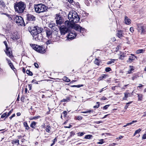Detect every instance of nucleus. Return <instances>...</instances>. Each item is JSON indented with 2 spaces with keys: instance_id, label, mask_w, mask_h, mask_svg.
<instances>
[{
  "instance_id": "nucleus-1",
  "label": "nucleus",
  "mask_w": 146,
  "mask_h": 146,
  "mask_svg": "<svg viewBox=\"0 0 146 146\" xmlns=\"http://www.w3.org/2000/svg\"><path fill=\"white\" fill-rule=\"evenodd\" d=\"M65 26L66 27L71 28L75 29L80 33H83L85 31V29L81 27L79 25L76 24H73L69 21H66L65 22Z\"/></svg>"
},
{
  "instance_id": "nucleus-2",
  "label": "nucleus",
  "mask_w": 146,
  "mask_h": 146,
  "mask_svg": "<svg viewBox=\"0 0 146 146\" xmlns=\"http://www.w3.org/2000/svg\"><path fill=\"white\" fill-rule=\"evenodd\" d=\"M26 7V4L24 2L22 1L16 3L14 6L15 11L19 13H23Z\"/></svg>"
},
{
  "instance_id": "nucleus-3",
  "label": "nucleus",
  "mask_w": 146,
  "mask_h": 146,
  "mask_svg": "<svg viewBox=\"0 0 146 146\" xmlns=\"http://www.w3.org/2000/svg\"><path fill=\"white\" fill-rule=\"evenodd\" d=\"M68 18L74 23H77L80 20V18L77 13L75 11L70 12L68 15Z\"/></svg>"
},
{
  "instance_id": "nucleus-4",
  "label": "nucleus",
  "mask_w": 146,
  "mask_h": 146,
  "mask_svg": "<svg viewBox=\"0 0 146 146\" xmlns=\"http://www.w3.org/2000/svg\"><path fill=\"white\" fill-rule=\"evenodd\" d=\"M47 9V7L43 4H36L35 6V11L38 13L43 12L45 11Z\"/></svg>"
},
{
  "instance_id": "nucleus-5",
  "label": "nucleus",
  "mask_w": 146,
  "mask_h": 146,
  "mask_svg": "<svg viewBox=\"0 0 146 146\" xmlns=\"http://www.w3.org/2000/svg\"><path fill=\"white\" fill-rule=\"evenodd\" d=\"M12 18L14 21L18 25L23 26L24 25L23 19L21 17L14 15L12 16Z\"/></svg>"
},
{
  "instance_id": "nucleus-6",
  "label": "nucleus",
  "mask_w": 146,
  "mask_h": 146,
  "mask_svg": "<svg viewBox=\"0 0 146 146\" xmlns=\"http://www.w3.org/2000/svg\"><path fill=\"white\" fill-rule=\"evenodd\" d=\"M40 30L41 31H42L43 30V28L38 26H36L33 28L31 30L30 32L33 37L39 33L38 31Z\"/></svg>"
},
{
  "instance_id": "nucleus-7",
  "label": "nucleus",
  "mask_w": 146,
  "mask_h": 146,
  "mask_svg": "<svg viewBox=\"0 0 146 146\" xmlns=\"http://www.w3.org/2000/svg\"><path fill=\"white\" fill-rule=\"evenodd\" d=\"M32 47L34 50L41 53L43 54L45 52L44 48L42 46L33 44L32 45Z\"/></svg>"
},
{
  "instance_id": "nucleus-8",
  "label": "nucleus",
  "mask_w": 146,
  "mask_h": 146,
  "mask_svg": "<svg viewBox=\"0 0 146 146\" xmlns=\"http://www.w3.org/2000/svg\"><path fill=\"white\" fill-rule=\"evenodd\" d=\"M55 19L56 24L58 25L62 24L64 22V20L63 17L59 14H56L55 17Z\"/></svg>"
},
{
  "instance_id": "nucleus-9",
  "label": "nucleus",
  "mask_w": 146,
  "mask_h": 146,
  "mask_svg": "<svg viewBox=\"0 0 146 146\" xmlns=\"http://www.w3.org/2000/svg\"><path fill=\"white\" fill-rule=\"evenodd\" d=\"M38 31L39 33L33 37V38L37 41H41L43 39V37L42 34L41 33L42 31Z\"/></svg>"
},
{
  "instance_id": "nucleus-10",
  "label": "nucleus",
  "mask_w": 146,
  "mask_h": 146,
  "mask_svg": "<svg viewBox=\"0 0 146 146\" xmlns=\"http://www.w3.org/2000/svg\"><path fill=\"white\" fill-rule=\"evenodd\" d=\"M68 30V28L64 26H62L60 27V31L61 34L62 35H64L66 33Z\"/></svg>"
},
{
  "instance_id": "nucleus-11",
  "label": "nucleus",
  "mask_w": 146,
  "mask_h": 146,
  "mask_svg": "<svg viewBox=\"0 0 146 146\" xmlns=\"http://www.w3.org/2000/svg\"><path fill=\"white\" fill-rule=\"evenodd\" d=\"M76 35V33L74 31H71L68 35L67 38L71 40L74 38Z\"/></svg>"
},
{
  "instance_id": "nucleus-12",
  "label": "nucleus",
  "mask_w": 146,
  "mask_h": 146,
  "mask_svg": "<svg viewBox=\"0 0 146 146\" xmlns=\"http://www.w3.org/2000/svg\"><path fill=\"white\" fill-rule=\"evenodd\" d=\"M5 52L8 56L10 58L12 59L13 57L12 55V53L11 49L9 48H6V50H5Z\"/></svg>"
},
{
  "instance_id": "nucleus-13",
  "label": "nucleus",
  "mask_w": 146,
  "mask_h": 146,
  "mask_svg": "<svg viewBox=\"0 0 146 146\" xmlns=\"http://www.w3.org/2000/svg\"><path fill=\"white\" fill-rule=\"evenodd\" d=\"M145 28L143 26H138V30L141 35H144L145 32Z\"/></svg>"
},
{
  "instance_id": "nucleus-14",
  "label": "nucleus",
  "mask_w": 146,
  "mask_h": 146,
  "mask_svg": "<svg viewBox=\"0 0 146 146\" xmlns=\"http://www.w3.org/2000/svg\"><path fill=\"white\" fill-rule=\"evenodd\" d=\"M131 56H129L128 60H127V62L129 63L132 62L137 57L135 56L134 54H131Z\"/></svg>"
},
{
  "instance_id": "nucleus-15",
  "label": "nucleus",
  "mask_w": 146,
  "mask_h": 146,
  "mask_svg": "<svg viewBox=\"0 0 146 146\" xmlns=\"http://www.w3.org/2000/svg\"><path fill=\"white\" fill-rule=\"evenodd\" d=\"M46 36L48 38H50L52 37V31L48 29L46 30Z\"/></svg>"
},
{
  "instance_id": "nucleus-16",
  "label": "nucleus",
  "mask_w": 146,
  "mask_h": 146,
  "mask_svg": "<svg viewBox=\"0 0 146 146\" xmlns=\"http://www.w3.org/2000/svg\"><path fill=\"white\" fill-rule=\"evenodd\" d=\"M124 22L125 24L126 25H129L131 24V19L129 18L127 16H125Z\"/></svg>"
},
{
  "instance_id": "nucleus-17",
  "label": "nucleus",
  "mask_w": 146,
  "mask_h": 146,
  "mask_svg": "<svg viewBox=\"0 0 146 146\" xmlns=\"http://www.w3.org/2000/svg\"><path fill=\"white\" fill-rule=\"evenodd\" d=\"M123 31L121 30H118L116 34V35L119 38L123 36Z\"/></svg>"
},
{
  "instance_id": "nucleus-18",
  "label": "nucleus",
  "mask_w": 146,
  "mask_h": 146,
  "mask_svg": "<svg viewBox=\"0 0 146 146\" xmlns=\"http://www.w3.org/2000/svg\"><path fill=\"white\" fill-rule=\"evenodd\" d=\"M27 19L29 21H34L35 20V17L33 15L28 14L27 15Z\"/></svg>"
},
{
  "instance_id": "nucleus-19",
  "label": "nucleus",
  "mask_w": 146,
  "mask_h": 146,
  "mask_svg": "<svg viewBox=\"0 0 146 146\" xmlns=\"http://www.w3.org/2000/svg\"><path fill=\"white\" fill-rule=\"evenodd\" d=\"M41 117L39 115L35 116L33 117H30V119L31 120H33V119H39Z\"/></svg>"
},
{
  "instance_id": "nucleus-20",
  "label": "nucleus",
  "mask_w": 146,
  "mask_h": 146,
  "mask_svg": "<svg viewBox=\"0 0 146 146\" xmlns=\"http://www.w3.org/2000/svg\"><path fill=\"white\" fill-rule=\"evenodd\" d=\"M145 51V50L144 49H139L137 50L136 52V53L138 54L143 53Z\"/></svg>"
},
{
  "instance_id": "nucleus-21",
  "label": "nucleus",
  "mask_w": 146,
  "mask_h": 146,
  "mask_svg": "<svg viewBox=\"0 0 146 146\" xmlns=\"http://www.w3.org/2000/svg\"><path fill=\"white\" fill-rule=\"evenodd\" d=\"M36 123L35 121L32 122L30 125V126L32 128H35L36 125Z\"/></svg>"
},
{
  "instance_id": "nucleus-22",
  "label": "nucleus",
  "mask_w": 146,
  "mask_h": 146,
  "mask_svg": "<svg viewBox=\"0 0 146 146\" xmlns=\"http://www.w3.org/2000/svg\"><path fill=\"white\" fill-rule=\"evenodd\" d=\"M24 126L25 127V129L27 130H28L29 129V127L27 123L26 122H25L23 123Z\"/></svg>"
},
{
  "instance_id": "nucleus-23",
  "label": "nucleus",
  "mask_w": 146,
  "mask_h": 146,
  "mask_svg": "<svg viewBox=\"0 0 146 146\" xmlns=\"http://www.w3.org/2000/svg\"><path fill=\"white\" fill-rule=\"evenodd\" d=\"M8 64L12 69L14 71L15 70V68H14V66L11 62Z\"/></svg>"
},
{
  "instance_id": "nucleus-24",
  "label": "nucleus",
  "mask_w": 146,
  "mask_h": 146,
  "mask_svg": "<svg viewBox=\"0 0 146 146\" xmlns=\"http://www.w3.org/2000/svg\"><path fill=\"white\" fill-rule=\"evenodd\" d=\"M45 128H46V131L47 132L49 133L51 129L49 125H47L46 126Z\"/></svg>"
},
{
  "instance_id": "nucleus-25",
  "label": "nucleus",
  "mask_w": 146,
  "mask_h": 146,
  "mask_svg": "<svg viewBox=\"0 0 146 146\" xmlns=\"http://www.w3.org/2000/svg\"><path fill=\"white\" fill-rule=\"evenodd\" d=\"M106 75H104L102 76H101L98 78V80L99 81L101 80H102L104 78H106Z\"/></svg>"
},
{
  "instance_id": "nucleus-26",
  "label": "nucleus",
  "mask_w": 146,
  "mask_h": 146,
  "mask_svg": "<svg viewBox=\"0 0 146 146\" xmlns=\"http://www.w3.org/2000/svg\"><path fill=\"white\" fill-rule=\"evenodd\" d=\"M63 80L67 82H69L70 80L66 76H64L63 78Z\"/></svg>"
},
{
  "instance_id": "nucleus-27",
  "label": "nucleus",
  "mask_w": 146,
  "mask_h": 146,
  "mask_svg": "<svg viewBox=\"0 0 146 146\" xmlns=\"http://www.w3.org/2000/svg\"><path fill=\"white\" fill-rule=\"evenodd\" d=\"M70 98L69 97L66 98V99L61 100V102H67L70 101Z\"/></svg>"
},
{
  "instance_id": "nucleus-28",
  "label": "nucleus",
  "mask_w": 146,
  "mask_h": 146,
  "mask_svg": "<svg viewBox=\"0 0 146 146\" xmlns=\"http://www.w3.org/2000/svg\"><path fill=\"white\" fill-rule=\"evenodd\" d=\"M129 94V93H125L124 94V97L123 98V99L124 100H126L128 96V95Z\"/></svg>"
},
{
  "instance_id": "nucleus-29",
  "label": "nucleus",
  "mask_w": 146,
  "mask_h": 146,
  "mask_svg": "<svg viewBox=\"0 0 146 146\" xmlns=\"http://www.w3.org/2000/svg\"><path fill=\"white\" fill-rule=\"evenodd\" d=\"M137 95L138 97V100H141L143 96V95L141 94H138Z\"/></svg>"
},
{
  "instance_id": "nucleus-30",
  "label": "nucleus",
  "mask_w": 146,
  "mask_h": 146,
  "mask_svg": "<svg viewBox=\"0 0 146 146\" xmlns=\"http://www.w3.org/2000/svg\"><path fill=\"white\" fill-rule=\"evenodd\" d=\"M130 69L128 71L129 74H131L132 73V71L134 70L133 67V66H130Z\"/></svg>"
},
{
  "instance_id": "nucleus-31",
  "label": "nucleus",
  "mask_w": 146,
  "mask_h": 146,
  "mask_svg": "<svg viewBox=\"0 0 146 146\" xmlns=\"http://www.w3.org/2000/svg\"><path fill=\"white\" fill-rule=\"evenodd\" d=\"M141 129H139L136 130L135 132V133H134L133 135V136H135V135L136 134L139 133L141 131Z\"/></svg>"
},
{
  "instance_id": "nucleus-32",
  "label": "nucleus",
  "mask_w": 146,
  "mask_h": 146,
  "mask_svg": "<svg viewBox=\"0 0 146 146\" xmlns=\"http://www.w3.org/2000/svg\"><path fill=\"white\" fill-rule=\"evenodd\" d=\"M27 74L30 76H32L33 75L32 72H31L30 70H27L26 71Z\"/></svg>"
},
{
  "instance_id": "nucleus-33",
  "label": "nucleus",
  "mask_w": 146,
  "mask_h": 146,
  "mask_svg": "<svg viewBox=\"0 0 146 146\" xmlns=\"http://www.w3.org/2000/svg\"><path fill=\"white\" fill-rule=\"evenodd\" d=\"M115 60V59H111L110 61H108L107 62V64H111L112 63L114 62V61Z\"/></svg>"
},
{
  "instance_id": "nucleus-34",
  "label": "nucleus",
  "mask_w": 146,
  "mask_h": 146,
  "mask_svg": "<svg viewBox=\"0 0 146 146\" xmlns=\"http://www.w3.org/2000/svg\"><path fill=\"white\" fill-rule=\"evenodd\" d=\"M92 137V135H88L85 136V139H90L91 137Z\"/></svg>"
},
{
  "instance_id": "nucleus-35",
  "label": "nucleus",
  "mask_w": 146,
  "mask_h": 146,
  "mask_svg": "<svg viewBox=\"0 0 146 146\" xmlns=\"http://www.w3.org/2000/svg\"><path fill=\"white\" fill-rule=\"evenodd\" d=\"M94 63L97 65L99 64V61L98 59L96 58L94 61Z\"/></svg>"
},
{
  "instance_id": "nucleus-36",
  "label": "nucleus",
  "mask_w": 146,
  "mask_h": 146,
  "mask_svg": "<svg viewBox=\"0 0 146 146\" xmlns=\"http://www.w3.org/2000/svg\"><path fill=\"white\" fill-rule=\"evenodd\" d=\"M93 110H92L87 111H82L81 113H90L91 112H93Z\"/></svg>"
},
{
  "instance_id": "nucleus-37",
  "label": "nucleus",
  "mask_w": 146,
  "mask_h": 146,
  "mask_svg": "<svg viewBox=\"0 0 146 146\" xmlns=\"http://www.w3.org/2000/svg\"><path fill=\"white\" fill-rule=\"evenodd\" d=\"M5 60L8 64L11 62V60L8 58H6Z\"/></svg>"
},
{
  "instance_id": "nucleus-38",
  "label": "nucleus",
  "mask_w": 146,
  "mask_h": 146,
  "mask_svg": "<svg viewBox=\"0 0 146 146\" xmlns=\"http://www.w3.org/2000/svg\"><path fill=\"white\" fill-rule=\"evenodd\" d=\"M137 122V121L136 120H135V121L133 120V121H132L131 123H127V126H128V125H131V124H132L133 123H134L135 122Z\"/></svg>"
},
{
  "instance_id": "nucleus-39",
  "label": "nucleus",
  "mask_w": 146,
  "mask_h": 146,
  "mask_svg": "<svg viewBox=\"0 0 146 146\" xmlns=\"http://www.w3.org/2000/svg\"><path fill=\"white\" fill-rule=\"evenodd\" d=\"M13 111V109H12L11 110H10L7 113L6 117H7L8 116L10 115V114L12 113V112Z\"/></svg>"
},
{
  "instance_id": "nucleus-40",
  "label": "nucleus",
  "mask_w": 146,
  "mask_h": 146,
  "mask_svg": "<svg viewBox=\"0 0 146 146\" xmlns=\"http://www.w3.org/2000/svg\"><path fill=\"white\" fill-rule=\"evenodd\" d=\"M0 5L1 6L3 7L5 5V3L3 1L0 0Z\"/></svg>"
},
{
  "instance_id": "nucleus-41",
  "label": "nucleus",
  "mask_w": 146,
  "mask_h": 146,
  "mask_svg": "<svg viewBox=\"0 0 146 146\" xmlns=\"http://www.w3.org/2000/svg\"><path fill=\"white\" fill-rule=\"evenodd\" d=\"M52 41L51 40H47L46 42V44L47 45H48V44H51L52 43Z\"/></svg>"
},
{
  "instance_id": "nucleus-42",
  "label": "nucleus",
  "mask_w": 146,
  "mask_h": 146,
  "mask_svg": "<svg viewBox=\"0 0 146 146\" xmlns=\"http://www.w3.org/2000/svg\"><path fill=\"white\" fill-rule=\"evenodd\" d=\"M96 104H97V105L94 106V108H98L99 107L100 105V103L98 102H96Z\"/></svg>"
},
{
  "instance_id": "nucleus-43",
  "label": "nucleus",
  "mask_w": 146,
  "mask_h": 146,
  "mask_svg": "<svg viewBox=\"0 0 146 146\" xmlns=\"http://www.w3.org/2000/svg\"><path fill=\"white\" fill-rule=\"evenodd\" d=\"M19 38L17 36H13L12 39L14 40H17V39Z\"/></svg>"
},
{
  "instance_id": "nucleus-44",
  "label": "nucleus",
  "mask_w": 146,
  "mask_h": 146,
  "mask_svg": "<svg viewBox=\"0 0 146 146\" xmlns=\"http://www.w3.org/2000/svg\"><path fill=\"white\" fill-rule=\"evenodd\" d=\"M104 139H102L100 140V141L99 142H98L97 143V144H102L104 142L103 141Z\"/></svg>"
},
{
  "instance_id": "nucleus-45",
  "label": "nucleus",
  "mask_w": 146,
  "mask_h": 146,
  "mask_svg": "<svg viewBox=\"0 0 146 146\" xmlns=\"http://www.w3.org/2000/svg\"><path fill=\"white\" fill-rule=\"evenodd\" d=\"M57 141V139L56 138H55L52 141L53 143L51 145V146H52L54 144L55 142H56Z\"/></svg>"
},
{
  "instance_id": "nucleus-46",
  "label": "nucleus",
  "mask_w": 146,
  "mask_h": 146,
  "mask_svg": "<svg viewBox=\"0 0 146 146\" xmlns=\"http://www.w3.org/2000/svg\"><path fill=\"white\" fill-rule=\"evenodd\" d=\"M111 69L110 67H107L106 68L105 70L106 72H108L110 71Z\"/></svg>"
},
{
  "instance_id": "nucleus-47",
  "label": "nucleus",
  "mask_w": 146,
  "mask_h": 146,
  "mask_svg": "<svg viewBox=\"0 0 146 146\" xmlns=\"http://www.w3.org/2000/svg\"><path fill=\"white\" fill-rule=\"evenodd\" d=\"M82 119V117L81 116H77V119L78 120H80Z\"/></svg>"
},
{
  "instance_id": "nucleus-48",
  "label": "nucleus",
  "mask_w": 146,
  "mask_h": 146,
  "mask_svg": "<svg viewBox=\"0 0 146 146\" xmlns=\"http://www.w3.org/2000/svg\"><path fill=\"white\" fill-rule=\"evenodd\" d=\"M13 142L15 144H16L17 143H18V144H19V140L17 139L15 140L14 141H13Z\"/></svg>"
},
{
  "instance_id": "nucleus-49",
  "label": "nucleus",
  "mask_w": 146,
  "mask_h": 146,
  "mask_svg": "<svg viewBox=\"0 0 146 146\" xmlns=\"http://www.w3.org/2000/svg\"><path fill=\"white\" fill-rule=\"evenodd\" d=\"M129 30L130 31L131 33H133L134 31V29L133 27H131L130 28Z\"/></svg>"
},
{
  "instance_id": "nucleus-50",
  "label": "nucleus",
  "mask_w": 146,
  "mask_h": 146,
  "mask_svg": "<svg viewBox=\"0 0 146 146\" xmlns=\"http://www.w3.org/2000/svg\"><path fill=\"white\" fill-rule=\"evenodd\" d=\"M7 114L6 113H4L1 116V117L3 118H4L5 117L7 116Z\"/></svg>"
},
{
  "instance_id": "nucleus-51",
  "label": "nucleus",
  "mask_w": 146,
  "mask_h": 146,
  "mask_svg": "<svg viewBox=\"0 0 146 146\" xmlns=\"http://www.w3.org/2000/svg\"><path fill=\"white\" fill-rule=\"evenodd\" d=\"M32 83H33L34 82L35 84H38V82L36 81V80L35 79H33L32 81Z\"/></svg>"
},
{
  "instance_id": "nucleus-52",
  "label": "nucleus",
  "mask_w": 146,
  "mask_h": 146,
  "mask_svg": "<svg viewBox=\"0 0 146 146\" xmlns=\"http://www.w3.org/2000/svg\"><path fill=\"white\" fill-rule=\"evenodd\" d=\"M109 106V105H106L103 107V109L105 110L107 109Z\"/></svg>"
},
{
  "instance_id": "nucleus-53",
  "label": "nucleus",
  "mask_w": 146,
  "mask_h": 146,
  "mask_svg": "<svg viewBox=\"0 0 146 146\" xmlns=\"http://www.w3.org/2000/svg\"><path fill=\"white\" fill-rule=\"evenodd\" d=\"M124 57H125L124 55H121L120 56V57H119V59H120L122 60L123 59Z\"/></svg>"
},
{
  "instance_id": "nucleus-54",
  "label": "nucleus",
  "mask_w": 146,
  "mask_h": 146,
  "mask_svg": "<svg viewBox=\"0 0 146 146\" xmlns=\"http://www.w3.org/2000/svg\"><path fill=\"white\" fill-rule=\"evenodd\" d=\"M4 43L6 49L9 48L7 46V43L6 41H5L4 42Z\"/></svg>"
},
{
  "instance_id": "nucleus-55",
  "label": "nucleus",
  "mask_w": 146,
  "mask_h": 146,
  "mask_svg": "<svg viewBox=\"0 0 146 146\" xmlns=\"http://www.w3.org/2000/svg\"><path fill=\"white\" fill-rule=\"evenodd\" d=\"M128 85V84L125 85L123 87H122V89H125V88H126Z\"/></svg>"
},
{
  "instance_id": "nucleus-56",
  "label": "nucleus",
  "mask_w": 146,
  "mask_h": 146,
  "mask_svg": "<svg viewBox=\"0 0 146 146\" xmlns=\"http://www.w3.org/2000/svg\"><path fill=\"white\" fill-rule=\"evenodd\" d=\"M142 138L143 139H146V134H144L143 135V136L142 137Z\"/></svg>"
},
{
  "instance_id": "nucleus-57",
  "label": "nucleus",
  "mask_w": 146,
  "mask_h": 146,
  "mask_svg": "<svg viewBox=\"0 0 146 146\" xmlns=\"http://www.w3.org/2000/svg\"><path fill=\"white\" fill-rule=\"evenodd\" d=\"M106 99L107 98L105 97H103L100 98L101 100H106Z\"/></svg>"
},
{
  "instance_id": "nucleus-58",
  "label": "nucleus",
  "mask_w": 146,
  "mask_h": 146,
  "mask_svg": "<svg viewBox=\"0 0 146 146\" xmlns=\"http://www.w3.org/2000/svg\"><path fill=\"white\" fill-rule=\"evenodd\" d=\"M70 136H73L75 134L74 133L73 131L71 132L70 133Z\"/></svg>"
},
{
  "instance_id": "nucleus-59",
  "label": "nucleus",
  "mask_w": 146,
  "mask_h": 146,
  "mask_svg": "<svg viewBox=\"0 0 146 146\" xmlns=\"http://www.w3.org/2000/svg\"><path fill=\"white\" fill-rule=\"evenodd\" d=\"M54 25L55 26V25H54V24H53V23L49 25V27L50 28H52L53 27H53Z\"/></svg>"
},
{
  "instance_id": "nucleus-60",
  "label": "nucleus",
  "mask_w": 146,
  "mask_h": 146,
  "mask_svg": "<svg viewBox=\"0 0 146 146\" xmlns=\"http://www.w3.org/2000/svg\"><path fill=\"white\" fill-rule=\"evenodd\" d=\"M34 64V66L35 67H36L37 68H38V64L37 63H35Z\"/></svg>"
},
{
  "instance_id": "nucleus-61",
  "label": "nucleus",
  "mask_w": 146,
  "mask_h": 146,
  "mask_svg": "<svg viewBox=\"0 0 146 146\" xmlns=\"http://www.w3.org/2000/svg\"><path fill=\"white\" fill-rule=\"evenodd\" d=\"M15 113H14V114H13L11 116L9 117V118H10V119H11L13 117H14L15 116Z\"/></svg>"
},
{
  "instance_id": "nucleus-62",
  "label": "nucleus",
  "mask_w": 146,
  "mask_h": 146,
  "mask_svg": "<svg viewBox=\"0 0 146 146\" xmlns=\"http://www.w3.org/2000/svg\"><path fill=\"white\" fill-rule=\"evenodd\" d=\"M28 87L30 90L31 89L32 85L31 84H29L28 85Z\"/></svg>"
},
{
  "instance_id": "nucleus-63",
  "label": "nucleus",
  "mask_w": 146,
  "mask_h": 146,
  "mask_svg": "<svg viewBox=\"0 0 146 146\" xmlns=\"http://www.w3.org/2000/svg\"><path fill=\"white\" fill-rule=\"evenodd\" d=\"M85 133L84 132H81L80 133V135H79L80 136H82V135H83L84 134H85Z\"/></svg>"
},
{
  "instance_id": "nucleus-64",
  "label": "nucleus",
  "mask_w": 146,
  "mask_h": 146,
  "mask_svg": "<svg viewBox=\"0 0 146 146\" xmlns=\"http://www.w3.org/2000/svg\"><path fill=\"white\" fill-rule=\"evenodd\" d=\"M63 114H64V116H65L67 114L66 111H64L63 112Z\"/></svg>"
}]
</instances>
